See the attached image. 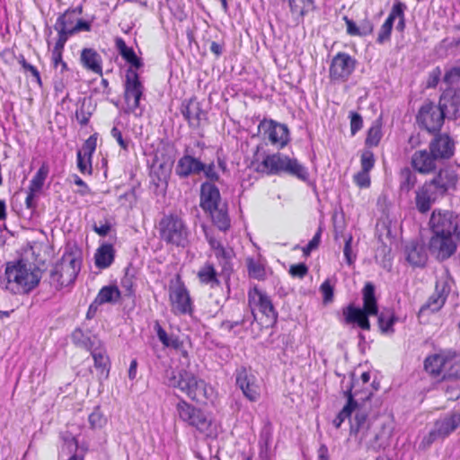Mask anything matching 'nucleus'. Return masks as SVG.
<instances>
[{
  "mask_svg": "<svg viewBox=\"0 0 460 460\" xmlns=\"http://www.w3.org/2000/svg\"><path fill=\"white\" fill-rule=\"evenodd\" d=\"M92 318H87L81 326L75 328L71 334L72 342L78 348L88 350L99 344L100 340L92 333Z\"/></svg>",
  "mask_w": 460,
  "mask_h": 460,
  "instance_id": "20",
  "label": "nucleus"
},
{
  "mask_svg": "<svg viewBox=\"0 0 460 460\" xmlns=\"http://www.w3.org/2000/svg\"><path fill=\"white\" fill-rule=\"evenodd\" d=\"M355 183L360 188H367L370 185V176L368 172L360 171L354 175Z\"/></svg>",
  "mask_w": 460,
  "mask_h": 460,
  "instance_id": "60",
  "label": "nucleus"
},
{
  "mask_svg": "<svg viewBox=\"0 0 460 460\" xmlns=\"http://www.w3.org/2000/svg\"><path fill=\"white\" fill-rule=\"evenodd\" d=\"M349 119L351 135L354 136L358 130L361 129L363 126V119L362 117L355 111L349 112Z\"/></svg>",
  "mask_w": 460,
  "mask_h": 460,
  "instance_id": "59",
  "label": "nucleus"
},
{
  "mask_svg": "<svg viewBox=\"0 0 460 460\" xmlns=\"http://www.w3.org/2000/svg\"><path fill=\"white\" fill-rule=\"evenodd\" d=\"M120 297V291L117 286H106L103 287L98 293L94 303L104 304V303H115Z\"/></svg>",
  "mask_w": 460,
  "mask_h": 460,
  "instance_id": "37",
  "label": "nucleus"
},
{
  "mask_svg": "<svg viewBox=\"0 0 460 460\" xmlns=\"http://www.w3.org/2000/svg\"><path fill=\"white\" fill-rule=\"evenodd\" d=\"M155 329L157 332V336L160 341L168 348L180 349L182 345V342L180 341L178 336L174 333L168 334L165 330L162 328L158 322L155 323Z\"/></svg>",
  "mask_w": 460,
  "mask_h": 460,
  "instance_id": "39",
  "label": "nucleus"
},
{
  "mask_svg": "<svg viewBox=\"0 0 460 460\" xmlns=\"http://www.w3.org/2000/svg\"><path fill=\"white\" fill-rule=\"evenodd\" d=\"M440 160L431 150L421 149L415 151L411 158V164L412 168L421 173L429 174L433 172L438 166Z\"/></svg>",
  "mask_w": 460,
  "mask_h": 460,
  "instance_id": "16",
  "label": "nucleus"
},
{
  "mask_svg": "<svg viewBox=\"0 0 460 460\" xmlns=\"http://www.w3.org/2000/svg\"><path fill=\"white\" fill-rule=\"evenodd\" d=\"M93 111L94 107L93 105L92 99L84 97L79 101V107L75 111V118L77 121L82 126L87 125Z\"/></svg>",
  "mask_w": 460,
  "mask_h": 460,
  "instance_id": "35",
  "label": "nucleus"
},
{
  "mask_svg": "<svg viewBox=\"0 0 460 460\" xmlns=\"http://www.w3.org/2000/svg\"><path fill=\"white\" fill-rule=\"evenodd\" d=\"M429 250L438 260L444 261L456 252V244L452 235L433 234L429 243Z\"/></svg>",
  "mask_w": 460,
  "mask_h": 460,
  "instance_id": "14",
  "label": "nucleus"
},
{
  "mask_svg": "<svg viewBox=\"0 0 460 460\" xmlns=\"http://www.w3.org/2000/svg\"><path fill=\"white\" fill-rule=\"evenodd\" d=\"M76 158H77V167H78L79 171L82 173H85V172L91 173L92 172L91 161L89 162V160L87 159V156H84L83 155V151H77Z\"/></svg>",
  "mask_w": 460,
  "mask_h": 460,
  "instance_id": "58",
  "label": "nucleus"
},
{
  "mask_svg": "<svg viewBox=\"0 0 460 460\" xmlns=\"http://www.w3.org/2000/svg\"><path fill=\"white\" fill-rule=\"evenodd\" d=\"M19 63L22 65L23 71L25 73H31V76L35 79L36 83L39 85H41V78L38 69L34 66L29 64L22 56L21 57Z\"/></svg>",
  "mask_w": 460,
  "mask_h": 460,
  "instance_id": "56",
  "label": "nucleus"
},
{
  "mask_svg": "<svg viewBox=\"0 0 460 460\" xmlns=\"http://www.w3.org/2000/svg\"><path fill=\"white\" fill-rule=\"evenodd\" d=\"M460 426V412L438 420L435 422L433 429L429 433L427 441L431 444L438 438H444Z\"/></svg>",
  "mask_w": 460,
  "mask_h": 460,
  "instance_id": "19",
  "label": "nucleus"
},
{
  "mask_svg": "<svg viewBox=\"0 0 460 460\" xmlns=\"http://www.w3.org/2000/svg\"><path fill=\"white\" fill-rule=\"evenodd\" d=\"M82 14V7H75L74 9H69L65 12L62 15H60L56 22V25L58 27H64L66 30L73 31L75 24L76 23L79 16Z\"/></svg>",
  "mask_w": 460,
  "mask_h": 460,
  "instance_id": "36",
  "label": "nucleus"
},
{
  "mask_svg": "<svg viewBox=\"0 0 460 460\" xmlns=\"http://www.w3.org/2000/svg\"><path fill=\"white\" fill-rule=\"evenodd\" d=\"M441 74L442 72L440 67L437 66L434 69H432L429 75L427 87L435 88L439 83Z\"/></svg>",
  "mask_w": 460,
  "mask_h": 460,
  "instance_id": "61",
  "label": "nucleus"
},
{
  "mask_svg": "<svg viewBox=\"0 0 460 460\" xmlns=\"http://www.w3.org/2000/svg\"><path fill=\"white\" fill-rule=\"evenodd\" d=\"M198 277L202 283L211 287L217 286L219 281L217 278V271L210 263H206L198 272Z\"/></svg>",
  "mask_w": 460,
  "mask_h": 460,
  "instance_id": "40",
  "label": "nucleus"
},
{
  "mask_svg": "<svg viewBox=\"0 0 460 460\" xmlns=\"http://www.w3.org/2000/svg\"><path fill=\"white\" fill-rule=\"evenodd\" d=\"M89 423L93 429H101L105 425L106 418L99 407H96L89 415Z\"/></svg>",
  "mask_w": 460,
  "mask_h": 460,
  "instance_id": "46",
  "label": "nucleus"
},
{
  "mask_svg": "<svg viewBox=\"0 0 460 460\" xmlns=\"http://www.w3.org/2000/svg\"><path fill=\"white\" fill-rule=\"evenodd\" d=\"M400 190L408 193L412 190L417 182V177L414 172L409 167H404L401 170L399 175Z\"/></svg>",
  "mask_w": 460,
  "mask_h": 460,
  "instance_id": "38",
  "label": "nucleus"
},
{
  "mask_svg": "<svg viewBox=\"0 0 460 460\" xmlns=\"http://www.w3.org/2000/svg\"><path fill=\"white\" fill-rule=\"evenodd\" d=\"M111 135L117 140L120 148L123 150H128V141L123 138L121 131L117 127H113L111 128Z\"/></svg>",
  "mask_w": 460,
  "mask_h": 460,
  "instance_id": "63",
  "label": "nucleus"
},
{
  "mask_svg": "<svg viewBox=\"0 0 460 460\" xmlns=\"http://www.w3.org/2000/svg\"><path fill=\"white\" fill-rule=\"evenodd\" d=\"M429 226L433 234L452 235L458 228V217L452 211L434 210Z\"/></svg>",
  "mask_w": 460,
  "mask_h": 460,
  "instance_id": "12",
  "label": "nucleus"
},
{
  "mask_svg": "<svg viewBox=\"0 0 460 460\" xmlns=\"http://www.w3.org/2000/svg\"><path fill=\"white\" fill-rule=\"evenodd\" d=\"M158 231L161 240L167 244L184 247L188 243V227L177 215H164L159 222Z\"/></svg>",
  "mask_w": 460,
  "mask_h": 460,
  "instance_id": "6",
  "label": "nucleus"
},
{
  "mask_svg": "<svg viewBox=\"0 0 460 460\" xmlns=\"http://www.w3.org/2000/svg\"><path fill=\"white\" fill-rule=\"evenodd\" d=\"M80 62L82 66L97 75H102V59L101 55L92 48H84L81 51Z\"/></svg>",
  "mask_w": 460,
  "mask_h": 460,
  "instance_id": "28",
  "label": "nucleus"
},
{
  "mask_svg": "<svg viewBox=\"0 0 460 460\" xmlns=\"http://www.w3.org/2000/svg\"><path fill=\"white\" fill-rule=\"evenodd\" d=\"M336 286V279L334 278H329L324 280L320 286V291L323 296V305H329L333 301L334 288Z\"/></svg>",
  "mask_w": 460,
  "mask_h": 460,
  "instance_id": "41",
  "label": "nucleus"
},
{
  "mask_svg": "<svg viewBox=\"0 0 460 460\" xmlns=\"http://www.w3.org/2000/svg\"><path fill=\"white\" fill-rule=\"evenodd\" d=\"M255 170L268 174L285 172L302 180H305L307 176L305 168L296 159H291L279 153L265 155Z\"/></svg>",
  "mask_w": 460,
  "mask_h": 460,
  "instance_id": "5",
  "label": "nucleus"
},
{
  "mask_svg": "<svg viewBox=\"0 0 460 460\" xmlns=\"http://www.w3.org/2000/svg\"><path fill=\"white\" fill-rule=\"evenodd\" d=\"M49 169L45 165H42L36 174L33 176L31 181H30L29 188L31 191H40L44 184V181L48 176Z\"/></svg>",
  "mask_w": 460,
  "mask_h": 460,
  "instance_id": "44",
  "label": "nucleus"
},
{
  "mask_svg": "<svg viewBox=\"0 0 460 460\" xmlns=\"http://www.w3.org/2000/svg\"><path fill=\"white\" fill-rule=\"evenodd\" d=\"M181 113L185 119L188 120L190 128H197L200 126L201 120L206 114L201 108V104L196 98H190L182 102Z\"/></svg>",
  "mask_w": 460,
  "mask_h": 460,
  "instance_id": "26",
  "label": "nucleus"
},
{
  "mask_svg": "<svg viewBox=\"0 0 460 460\" xmlns=\"http://www.w3.org/2000/svg\"><path fill=\"white\" fill-rule=\"evenodd\" d=\"M438 107L448 119H456L460 117V88L447 86L442 91Z\"/></svg>",
  "mask_w": 460,
  "mask_h": 460,
  "instance_id": "15",
  "label": "nucleus"
},
{
  "mask_svg": "<svg viewBox=\"0 0 460 460\" xmlns=\"http://www.w3.org/2000/svg\"><path fill=\"white\" fill-rule=\"evenodd\" d=\"M449 288H447L445 283L438 282L436 284L435 293L430 296L425 305L420 310V314H435L445 304L447 297Z\"/></svg>",
  "mask_w": 460,
  "mask_h": 460,
  "instance_id": "25",
  "label": "nucleus"
},
{
  "mask_svg": "<svg viewBox=\"0 0 460 460\" xmlns=\"http://www.w3.org/2000/svg\"><path fill=\"white\" fill-rule=\"evenodd\" d=\"M236 385L242 390L243 395L252 402H255L260 397V389L256 385L255 377L249 374L244 367L236 371Z\"/></svg>",
  "mask_w": 460,
  "mask_h": 460,
  "instance_id": "24",
  "label": "nucleus"
},
{
  "mask_svg": "<svg viewBox=\"0 0 460 460\" xmlns=\"http://www.w3.org/2000/svg\"><path fill=\"white\" fill-rule=\"evenodd\" d=\"M249 305L253 315L254 310H258L265 316H270V314H274V307L269 296L257 289L249 294Z\"/></svg>",
  "mask_w": 460,
  "mask_h": 460,
  "instance_id": "29",
  "label": "nucleus"
},
{
  "mask_svg": "<svg viewBox=\"0 0 460 460\" xmlns=\"http://www.w3.org/2000/svg\"><path fill=\"white\" fill-rule=\"evenodd\" d=\"M363 306L349 305L343 311V316H369L378 314V306L375 296V286L371 282L366 283L362 289Z\"/></svg>",
  "mask_w": 460,
  "mask_h": 460,
  "instance_id": "10",
  "label": "nucleus"
},
{
  "mask_svg": "<svg viewBox=\"0 0 460 460\" xmlns=\"http://www.w3.org/2000/svg\"><path fill=\"white\" fill-rule=\"evenodd\" d=\"M179 419L189 426L195 428L207 437H217L218 429L213 418L204 411L181 400L176 405Z\"/></svg>",
  "mask_w": 460,
  "mask_h": 460,
  "instance_id": "4",
  "label": "nucleus"
},
{
  "mask_svg": "<svg viewBox=\"0 0 460 460\" xmlns=\"http://www.w3.org/2000/svg\"><path fill=\"white\" fill-rule=\"evenodd\" d=\"M355 60L347 53L340 52L332 59L330 75L332 79L347 78L354 70Z\"/></svg>",
  "mask_w": 460,
  "mask_h": 460,
  "instance_id": "21",
  "label": "nucleus"
},
{
  "mask_svg": "<svg viewBox=\"0 0 460 460\" xmlns=\"http://www.w3.org/2000/svg\"><path fill=\"white\" fill-rule=\"evenodd\" d=\"M448 358L442 354H434L426 358L424 361V369L430 376L438 377L443 374L445 368L450 364Z\"/></svg>",
  "mask_w": 460,
  "mask_h": 460,
  "instance_id": "31",
  "label": "nucleus"
},
{
  "mask_svg": "<svg viewBox=\"0 0 460 460\" xmlns=\"http://www.w3.org/2000/svg\"><path fill=\"white\" fill-rule=\"evenodd\" d=\"M288 3L291 11L300 15L314 10V0H288Z\"/></svg>",
  "mask_w": 460,
  "mask_h": 460,
  "instance_id": "42",
  "label": "nucleus"
},
{
  "mask_svg": "<svg viewBox=\"0 0 460 460\" xmlns=\"http://www.w3.org/2000/svg\"><path fill=\"white\" fill-rule=\"evenodd\" d=\"M144 86L140 82L139 75L135 69L129 67L126 72L125 81V101L128 108L125 111L127 113H135L139 107V102L143 95Z\"/></svg>",
  "mask_w": 460,
  "mask_h": 460,
  "instance_id": "9",
  "label": "nucleus"
},
{
  "mask_svg": "<svg viewBox=\"0 0 460 460\" xmlns=\"http://www.w3.org/2000/svg\"><path fill=\"white\" fill-rule=\"evenodd\" d=\"M361 171L370 172L375 164V156L372 151L365 150L360 156Z\"/></svg>",
  "mask_w": 460,
  "mask_h": 460,
  "instance_id": "49",
  "label": "nucleus"
},
{
  "mask_svg": "<svg viewBox=\"0 0 460 460\" xmlns=\"http://www.w3.org/2000/svg\"><path fill=\"white\" fill-rule=\"evenodd\" d=\"M429 149L442 161L451 158L455 153V141L447 134H437L429 142Z\"/></svg>",
  "mask_w": 460,
  "mask_h": 460,
  "instance_id": "23",
  "label": "nucleus"
},
{
  "mask_svg": "<svg viewBox=\"0 0 460 460\" xmlns=\"http://www.w3.org/2000/svg\"><path fill=\"white\" fill-rule=\"evenodd\" d=\"M345 324L352 328L358 327L362 330H369L370 323L369 318H344Z\"/></svg>",
  "mask_w": 460,
  "mask_h": 460,
  "instance_id": "57",
  "label": "nucleus"
},
{
  "mask_svg": "<svg viewBox=\"0 0 460 460\" xmlns=\"http://www.w3.org/2000/svg\"><path fill=\"white\" fill-rule=\"evenodd\" d=\"M54 29L58 33V39L54 48L64 49V47H65V44H66V40H68V38L70 36L74 35V32L70 29L69 30H66V29H64V27H58L56 24L54 25Z\"/></svg>",
  "mask_w": 460,
  "mask_h": 460,
  "instance_id": "47",
  "label": "nucleus"
},
{
  "mask_svg": "<svg viewBox=\"0 0 460 460\" xmlns=\"http://www.w3.org/2000/svg\"><path fill=\"white\" fill-rule=\"evenodd\" d=\"M398 318H378V328L381 333L391 335L394 333V325Z\"/></svg>",
  "mask_w": 460,
  "mask_h": 460,
  "instance_id": "51",
  "label": "nucleus"
},
{
  "mask_svg": "<svg viewBox=\"0 0 460 460\" xmlns=\"http://www.w3.org/2000/svg\"><path fill=\"white\" fill-rule=\"evenodd\" d=\"M213 224L220 230L226 232L230 227V217L226 203L208 210Z\"/></svg>",
  "mask_w": 460,
  "mask_h": 460,
  "instance_id": "34",
  "label": "nucleus"
},
{
  "mask_svg": "<svg viewBox=\"0 0 460 460\" xmlns=\"http://www.w3.org/2000/svg\"><path fill=\"white\" fill-rule=\"evenodd\" d=\"M443 197L428 181L416 190L415 205L417 210L425 214L430 210L432 205L439 198Z\"/></svg>",
  "mask_w": 460,
  "mask_h": 460,
  "instance_id": "18",
  "label": "nucleus"
},
{
  "mask_svg": "<svg viewBox=\"0 0 460 460\" xmlns=\"http://www.w3.org/2000/svg\"><path fill=\"white\" fill-rule=\"evenodd\" d=\"M29 253L35 255V248L31 247L25 256L6 263L4 277L1 280L3 288L13 294H27L39 285L41 279L40 265L43 261L35 259L31 262L28 259Z\"/></svg>",
  "mask_w": 460,
  "mask_h": 460,
  "instance_id": "2",
  "label": "nucleus"
},
{
  "mask_svg": "<svg viewBox=\"0 0 460 460\" xmlns=\"http://www.w3.org/2000/svg\"><path fill=\"white\" fill-rule=\"evenodd\" d=\"M457 180L456 171L451 167H445L440 169L437 175L428 181L444 196L450 190L456 189Z\"/></svg>",
  "mask_w": 460,
  "mask_h": 460,
  "instance_id": "22",
  "label": "nucleus"
},
{
  "mask_svg": "<svg viewBox=\"0 0 460 460\" xmlns=\"http://www.w3.org/2000/svg\"><path fill=\"white\" fill-rule=\"evenodd\" d=\"M201 172H204L205 176L210 181H217L219 179V175L216 172L215 164L213 163L209 164H204V169Z\"/></svg>",
  "mask_w": 460,
  "mask_h": 460,
  "instance_id": "64",
  "label": "nucleus"
},
{
  "mask_svg": "<svg viewBox=\"0 0 460 460\" xmlns=\"http://www.w3.org/2000/svg\"><path fill=\"white\" fill-rule=\"evenodd\" d=\"M204 169V163L195 158L190 148H186L184 155L178 160L175 166V174L181 179H186L190 175H198Z\"/></svg>",
  "mask_w": 460,
  "mask_h": 460,
  "instance_id": "17",
  "label": "nucleus"
},
{
  "mask_svg": "<svg viewBox=\"0 0 460 460\" xmlns=\"http://www.w3.org/2000/svg\"><path fill=\"white\" fill-rule=\"evenodd\" d=\"M404 252L406 254V260L410 264L418 267L425 265L428 256L423 244L411 242L406 244Z\"/></svg>",
  "mask_w": 460,
  "mask_h": 460,
  "instance_id": "30",
  "label": "nucleus"
},
{
  "mask_svg": "<svg viewBox=\"0 0 460 460\" xmlns=\"http://www.w3.org/2000/svg\"><path fill=\"white\" fill-rule=\"evenodd\" d=\"M460 80V66H454L447 70L444 75L443 82L447 84V86H452L453 84L458 83Z\"/></svg>",
  "mask_w": 460,
  "mask_h": 460,
  "instance_id": "54",
  "label": "nucleus"
},
{
  "mask_svg": "<svg viewBox=\"0 0 460 460\" xmlns=\"http://www.w3.org/2000/svg\"><path fill=\"white\" fill-rule=\"evenodd\" d=\"M97 145V137L95 135L90 136L83 145V147L80 151H83V155L87 156V159L90 161L93 154L96 149Z\"/></svg>",
  "mask_w": 460,
  "mask_h": 460,
  "instance_id": "53",
  "label": "nucleus"
},
{
  "mask_svg": "<svg viewBox=\"0 0 460 460\" xmlns=\"http://www.w3.org/2000/svg\"><path fill=\"white\" fill-rule=\"evenodd\" d=\"M121 57L128 62L131 65L130 67H132L133 69L136 68V69H138L140 67L143 66V62L141 60V58H139L135 51L133 50L132 48H130L128 50H127L126 52L124 51V53L121 55Z\"/></svg>",
  "mask_w": 460,
  "mask_h": 460,
  "instance_id": "55",
  "label": "nucleus"
},
{
  "mask_svg": "<svg viewBox=\"0 0 460 460\" xmlns=\"http://www.w3.org/2000/svg\"><path fill=\"white\" fill-rule=\"evenodd\" d=\"M166 378L168 385L179 388L193 401L204 402L213 394V389L190 372L183 370L177 374L173 370H167Z\"/></svg>",
  "mask_w": 460,
  "mask_h": 460,
  "instance_id": "3",
  "label": "nucleus"
},
{
  "mask_svg": "<svg viewBox=\"0 0 460 460\" xmlns=\"http://www.w3.org/2000/svg\"><path fill=\"white\" fill-rule=\"evenodd\" d=\"M393 25L394 24L390 22V20L385 21L378 32L376 39L377 43L384 44L390 40Z\"/></svg>",
  "mask_w": 460,
  "mask_h": 460,
  "instance_id": "50",
  "label": "nucleus"
},
{
  "mask_svg": "<svg viewBox=\"0 0 460 460\" xmlns=\"http://www.w3.org/2000/svg\"><path fill=\"white\" fill-rule=\"evenodd\" d=\"M406 9V5L400 2V1H396L393 7H392V10L388 15V17L386 18V20H390V22L394 24V20L396 18L398 19H401L402 18H404V10Z\"/></svg>",
  "mask_w": 460,
  "mask_h": 460,
  "instance_id": "52",
  "label": "nucleus"
},
{
  "mask_svg": "<svg viewBox=\"0 0 460 460\" xmlns=\"http://www.w3.org/2000/svg\"><path fill=\"white\" fill-rule=\"evenodd\" d=\"M81 269V260L74 254H65L50 272V283L57 288L72 284Z\"/></svg>",
  "mask_w": 460,
  "mask_h": 460,
  "instance_id": "7",
  "label": "nucleus"
},
{
  "mask_svg": "<svg viewBox=\"0 0 460 460\" xmlns=\"http://www.w3.org/2000/svg\"><path fill=\"white\" fill-rule=\"evenodd\" d=\"M446 117L447 116L438 106L429 102L420 109L417 120L427 131L436 132L440 130Z\"/></svg>",
  "mask_w": 460,
  "mask_h": 460,
  "instance_id": "11",
  "label": "nucleus"
},
{
  "mask_svg": "<svg viewBox=\"0 0 460 460\" xmlns=\"http://www.w3.org/2000/svg\"><path fill=\"white\" fill-rule=\"evenodd\" d=\"M169 296L172 309L181 314H192V303L181 276L176 274L169 282Z\"/></svg>",
  "mask_w": 460,
  "mask_h": 460,
  "instance_id": "8",
  "label": "nucleus"
},
{
  "mask_svg": "<svg viewBox=\"0 0 460 460\" xmlns=\"http://www.w3.org/2000/svg\"><path fill=\"white\" fill-rule=\"evenodd\" d=\"M247 268L249 276L253 279H261L265 274L264 268L253 259L247 260Z\"/></svg>",
  "mask_w": 460,
  "mask_h": 460,
  "instance_id": "45",
  "label": "nucleus"
},
{
  "mask_svg": "<svg viewBox=\"0 0 460 460\" xmlns=\"http://www.w3.org/2000/svg\"><path fill=\"white\" fill-rule=\"evenodd\" d=\"M54 29L58 33V39L54 48L64 49V47H65V44H66V40H68V38L70 36L74 35V32L70 29L69 30H66V29H64V27H58L56 24L54 25Z\"/></svg>",
  "mask_w": 460,
  "mask_h": 460,
  "instance_id": "48",
  "label": "nucleus"
},
{
  "mask_svg": "<svg viewBox=\"0 0 460 460\" xmlns=\"http://www.w3.org/2000/svg\"><path fill=\"white\" fill-rule=\"evenodd\" d=\"M221 196L218 188L210 182H204L200 187V207L204 211L211 210L220 205Z\"/></svg>",
  "mask_w": 460,
  "mask_h": 460,
  "instance_id": "27",
  "label": "nucleus"
},
{
  "mask_svg": "<svg viewBox=\"0 0 460 460\" xmlns=\"http://www.w3.org/2000/svg\"><path fill=\"white\" fill-rule=\"evenodd\" d=\"M259 130L267 135L269 141L278 147L285 146L289 140V132L286 125L274 120L263 119L259 124Z\"/></svg>",
  "mask_w": 460,
  "mask_h": 460,
  "instance_id": "13",
  "label": "nucleus"
},
{
  "mask_svg": "<svg viewBox=\"0 0 460 460\" xmlns=\"http://www.w3.org/2000/svg\"><path fill=\"white\" fill-rule=\"evenodd\" d=\"M382 136L381 124L378 121H376L368 129L365 143L370 147L376 146L379 144Z\"/></svg>",
  "mask_w": 460,
  "mask_h": 460,
  "instance_id": "43",
  "label": "nucleus"
},
{
  "mask_svg": "<svg viewBox=\"0 0 460 460\" xmlns=\"http://www.w3.org/2000/svg\"><path fill=\"white\" fill-rule=\"evenodd\" d=\"M115 258V250L111 243H103L97 250L94 254L95 266L98 269L103 270L109 268Z\"/></svg>",
  "mask_w": 460,
  "mask_h": 460,
  "instance_id": "32",
  "label": "nucleus"
},
{
  "mask_svg": "<svg viewBox=\"0 0 460 460\" xmlns=\"http://www.w3.org/2000/svg\"><path fill=\"white\" fill-rule=\"evenodd\" d=\"M289 273L291 274L292 277L302 279L307 273V267L304 263L291 265L289 269Z\"/></svg>",
  "mask_w": 460,
  "mask_h": 460,
  "instance_id": "62",
  "label": "nucleus"
},
{
  "mask_svg": "<svg viewBox=\"0 0 460 460\" xmlns=\"http://www.w3.org/2000/svg\"><path fill=\"white\" fill-rule=\"evenodd\" d=\"M348 396L347 403L333 420V425L340 428L341 423L349 419L350 435L354 436L359 442H362L371 432L374 427L378 428V431H374V437L366 443L367 450L379 452L389 446L392 430L385 423L377 422L376 413L370 412V402L367 400L359 403L354 399L351 391L346 392Z\"/></svg>",
  "mask_w": 460,
  "mask_h": 460,
  "instance_id": "1",
  "label": "nucleus"
},
{
  "mask_svg": "<svg viewBox=\"0 0 460 460\" xmlns=\"http://www.w3.org/2000/svg\"><path fill=\"white\" fill-rule=\"evenodd\" d=\"M87 351L91 352L94 361V367L101 369L102 374H104L105 377H108L110 371V360L101 341Z\"/></svg>",
  "mask_w": 460,
  "mask_h": 460,
  "instance_id": "33",
  "label": "nucleus"
}]
</instances>
